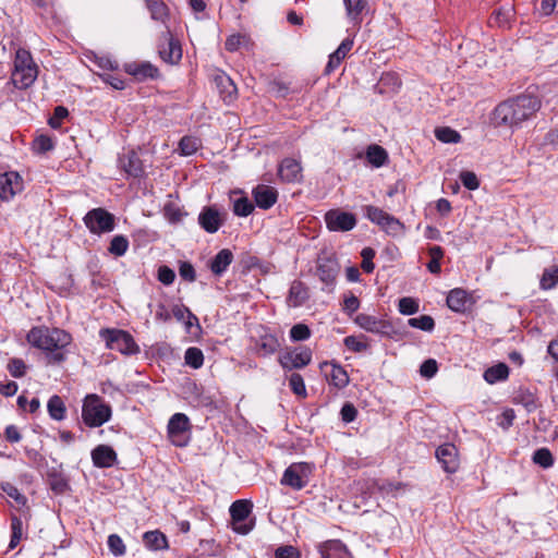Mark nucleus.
I'll list each match as a JSON object with an SVG mask.
<instances>
[{
    "mask_svg": "<svg viewBox=\"0 0 558 558\" xmlns=\"http://www.w3.org/2000/svg\"><path fill=\"white\" fill-rule=\"evenodd\" d=\"M541 107L537 97L520 95L499 104L494 110L493 120L496 125L517 126L530 119Z\"/></svg>",
    "mask_w": 558,
    "mask_h": 558,
    "instance_id": "1",
    "label": "nucleus"
},
{
    "mask_svg": "<svg viewBox=\"0 0 558 558\" xmlns=\"http://www.w3.org/2000/svg\"><path fill=\"white\" fill-rule=\"evenodd\" d=\"M27 342L48 354L49 362L60 363L64 360L62 349L68 347L71 341V335L59 328L34 327L27 336Z\"/></svg>",
    "mask_w": 558,
    "mask_h": 558,
    "instance_id": "2",
    "label": "nucleus"
},
{
    "mask_svg": "<svg viewBox=\"0 0 558 558\" xmlns=\"http://www.w3.org/2000/svg\"><path fill=\"white\" fill-rule=\"evenodd\" d=\"M38 75V68L32 54L24 48H19L14 58V70L11 81L16 88L25 89L34 84Z\"/></svg>",
    "mask_w": 558,
    "mask_h": 558,
    "instance_id": "3",
    "label": "nucleus"
},
{
    "mask_svg": "<svg viewBox=\"0 0 558 558\" xmlns=\"http://www.w3.org/2000/svg\"><path fill=\"white\" fill-rule=\"evenodd\" d=\"M111 407L98 395H87L82 407L83 422L88 427H99L111 418Z\"/></svg>",
    "mask_w": 558,
    "mask_h": 558,
    "instance_id": "4",
    "label": "nucleus"
},
{
    "mask_svg": "<svg viewBox=\"0 0 558 558\" xmlns=\"http://www.w3.org/2000/svg\"><path fill=\"white\" fill-rule=\"evenodd\" d=\"M363 210L365 217L377 225L388 235L398 236L404 232V225L398 218L381 208L366 205Z\"/></svg>",
    "mask_w": 558,
    "mask_h": 558,
    "instance_id": "5",
    "label": "nucleus"
},
{
    "mask_svg": "<svg viewBox=\"0 0 558 558\" xmlns=\"http://www.w3.org/2000/svg\"><path fill=\"white\" fill-rule=\"evenodd\" d=\"M100 337L105 340L110 350L119 351L122 354H134L138 352V347L133 337L120 329H105L100 331Z\"/></svg>",
    "mask_w": 558,
    "mask_h": 558,
    "instance_id": "6",
    "label": "nucleus"
},
{
    "mask_svg": "<svg viewBox=\"0 0 558 558\" xmlns=\"http://www.w3.org/2000/svg\"><path fill=\"white\" fill-rule=\"evenodd\" d=\"M312 473V464L307 462L292 463L284 470L280 484L294 490H301L307 485Z\"/></svg>",
    "mask_w": 558,
    "mask_h": 558,
    "instance_id": "7",
    "label": "nucleus"
},
{
    "mask_svg": "<svg viewBox=\"0 0 558 558\" xmlns=\"http://www.w3.org/2000/svg\"><path fill=\"white\" fill-rule=\"evenodd\" d=\"M83 220L93 234L108 233L116 227L114 216L101 207L89 210Z\"/></svg>",
    "mask_w": 558,
    "mask_h": 558,
    "instance_id": "8",
    "label": "nucleus"
},
{
    "mask_svg": "<svg viewBox=\"0 0 558 558\" xmlns=\"http://www.w3.org/2000/svg\"><path fill=\"white\" fill-rule=\"evenodd\" d=\"M190 429V420L183 413H175L168 423V436L171 442L177 447H184L187 444V432Z\"/></svg>",
    "mask_w": 558,
    "mask_h": 558,
    "instance_id": "9",
    "label": "nucleus"
},
{
    "mask_svg": "<svg viewBox=\"0 0 558 558\" xmlns=\"http://www.w3.org/2000/svg\"><path fill=\"white\" fill-rule=\"evenodd\" d=\"M325 222L329 231L347 232L355 228L357 221L351 213L330 209L325 214Z\"/></svg>",
    "mask_w": 558,
    "mask_h": 558,
    "instance_id": "10",
    "label": "nucleus"
},
{
    "mask_svg": "<svg viewBox=\"0 0 558 558\" xmlns=\"http://www.w3.org/2000/svg\"><path fill=\"white\" fill-rule=\"evenodd\" d=\"M278 361L286 371L303 368L311 363L312 351L305 347L289 350L280 354Z\"/></svg>",
    "mask_w": 558,
    "mask_h": 558,
    "instance_id": "11",
    "label": "nucleus"
},
{
    "mask_svg": "<svg viewBox=\"0 0 558 558\" xmlns=\"http://www.w3.org/2000/svg\"><path fill=\"white\" fill-rule=\"evenodd\" d=\"M252 504L248 500L240 499L232 502L230 506V515L233 522V530L240 534H247L253 525L244 524L252 511Z\"/></svg>",
    "mask_w": 558,
    "mask_h": 558,
    "instance_id": "12",
    "label": "nucleus"
},
{
    "mask_svg": "<svg viewBox=\"0 0 558 558\" xmlns=\"http://www.w3.org/2000/svg\"><path fill=\"white\" fill-rule=\"evenodd\" d=\"M24 189L23 178L16 171L0 173V201H10Z\"/></svg>",
    "mask_w": 558,
    "mask_h": 558,
    "instance_id": "13",
    "label": "nucleus"
},
{
    "mask_svg": "<svg viewBox=\"0 0 558 558\" xmlns=\"http://www.w3.org/2000/svg\"><path fill=\"white\" fill-rule=\"evenodd\" d=\"M161 39L163 41L158 46L160 58L170 64L178 63L182 58V49L179 41L172 37L169 29L162 34Z\"/></svg>",
    "mask_w": 558,
    "mask_h": 558,
    "instance_id": "14",
    "label": "nucleus"
},
{
    "mask_svg": "<svg viewBox=\"0 0 558 558\" xmlns=\"http://www.w3.org/2000/svg\"><path fill=\"white\" fill-rule=\"evenodd\" d=\"M223 223V214L215 206H205L198 215V225L208 233H216Z\"/></svg>",
    "mask_w": 558,
    "mask_h": 558,
    "instance_id": "15",
    "label": "nucleus"
},
{
    "mask_svg": "<svg viewBox=\"0 0 558 558\" xmlns=\"http://www.w3.org/2000/svg\"><path fill=\"white\" fill-rule=\"evenodd\" d=\"M339 270L340 267L336 258L329 256L318 257L316 275L326 286H333Z\"/></svg>",
    "mask_w": 558,
    "mask_h": 558,
    "instance_id": "16",
    "label": "nucleus"
},
{
    "mask_svg": "<svg viewBox=\"0 0 558 558\" xmlns=\"http://www.w3.org/2000/svg\"><path fill=\"white\" fill-rule=\"evenodd\" d=\"M280 342L276 335L267 328L260 327L259 333L255 340V351L259 356H269L278 351Z\"/></svg>",
    "mask_w": 558,
    "mask_h": 558,
    "instance_id": "17",
    "label": "nucleus"
},
{
    "mask_svg": "<svg viewBox=\"0 0 558 558\" xmlns=\"http://www.w3.org/2000/svg\"><path fill=\"white\" fill-rule=\"evenodd\" d=\"M436 458L447 473H454L459 468L458 449L453 444H444L436 450Z\"/></svg>",
    "mask_w": 558,
    "mask_h": 558,
    "instance_id": "18",
    "label": "nucleus"
},
{
    "mask_svg": "<svg viewBox=\"0 0 558 558\" xmlns=\"http://www.w3.org/2000/svg\"><path fill=\"white\" fill-rule=\"evenodd\" d=\"M278 175L281 181L295 183L302 180V167L300 161L293 158H284L278 167Z\"/></svg>",
    "mask_w": 558,
    "mask_h": 558,
    "instance_id": "19",
    "label": "nucleus"
},
{
    "mask_svg": "<svg viewBox=\"0 0 558 558\" xmlns=\"http://www.w3.org/2000/svg\"><path fill=\"white\" fill-rule=\"evenodd\" d=\"M118 163L119 168L122 169L128 177L140 178L144 173L142 160L134 151L121 155L118 159Z\"/></svg>",
    "mask_w": 558,
    "mask_h": 558,
    "instance_id": "20",
    "label": "nucleus"
},
{
    "mask_svg": "<svg viewBox=\"0 0 558 558\" xmlns=\"http://www.w3.org/2000/svg\"><path fill=\"white\" fill-rule=\"evenodd\" d=\"M253 197L259 208L269 209L277 202L278 191L272 186L259 184L253 190Z\"/></svg>",
    "mask_w": 558,
    "mask_h": 558,
    "instance_id": "21",
    "label": "nucleus"
},
{
    "mask_svg": "<svg viewBox=\"0 0 558 558\" xmlns=\"http://www.w3.org/2000/svg\"><path fill=\"white\" fill-rule=\"evenodd\" d=\"M92 460L94 465L97 468H110L117 461V453L110 446L99 445L95 449H93Z\"/></svg>",
    "mask_w": 558,
    "mask_h": 558,
    "instance_id": "22",
    "label": "nucleus"
},
{
    "mask_svg": "<svg viewBox=\"0 0 558 558\" xmlns=\"http://www.w3.org/2000/svg\"><path fill=\"white\" fill-rule=\"evenodd\" d=\"M355 322L364 330L378 335H387L390 328L386 322L366 314L357 315Z\"/></svg>",
    "mask_w": 558,
    "mask_h": 558,
    "instance_id": "23",
    "label": "nucleus"
},
{
    "mask_svg": "<svg viewBox=\"0 0 558 558\" xmlns=\"http://www.w3.org/2000/svg\"><path fill=\"white\" fill-rule=\"evenodd\" d=\"M470 295L463 289L456 288L451 290L447 296V305L457 313H463L470 305Z\"/></svg>",
    "mask_w": 558,
    "mask_h": 558,
    "instance_id": "24",
    "label": "nucleus"
},
{
    "mask_svg": "<svg viewBox=\"0 0 558 558\" xmlns=\"http://www.w3.org/2000/svg\"><path fill=\"white\" fill-rule=\"evenodd\" d=\"M352 47L353 39L345 38L342 40L337 50L329 56L328 63L325 68L326 74H330L340 65L341 61L347 57Z\"/></svg>",
    "mask_w": 558,
    "mask_h": 558,
    "instance_id": "25",
    "label": "nucleus"
},
{
    "mask_svg": "<svg viewBox=\"0 0 558 558\" xmlns=\"http://www.w3.org/2000/svg\"><path fill=\"white\" fill-rule=\"evenodd\" d=\"M514 14V4L511 1H508L494 10L490 21L499 27H506L512 22Z\"/></svg>",
    "mask_w": 558,
    "mask_h": 558,
    "instance_id": "26",
    "label": "nucleus"
},
{
    "mask_svg": "<svg viewBox=\"0 0 558 558\" xmlns=\"http://www.w3.org/2000/svg\"><path fill=\"white\" fill-rule=\"evenodd\" d=\"M125 71L140 81L154 78L158 74L157 68L149 62L129 63L125 65Z\"/></svg>",
    "mask_w": 558,
    "mask_h": 558,
    "instance_id": "27",
    "label": "nucleus"
},
{
    "mask_svg": "<svg viewBox=\"0 0 558 558\" xmlns=\"http://www.w3.org/2000/svg\"><path fill=\"white\" fill-rule=\"evenodd\" d=\"M325 366L330 365V372L326 373L327 380L338 389H342L349 385V375L347 371L336 363H324Z\"/></svg>",
    "mask_w": 558,
    "mask_h": 558,
    "instance_id": "28",
    "label": "nucleus"
},
{
    "mask_svg": "<svg viewBox=\"0 0 558 558\" xmlns=\"http://www.w3.org/2000/svg\"><path fill=\"white\" fill-rule=\"evenodd\" d=\"M233 260V254L230 250L219 251L210 262V270L216 276H221Z\"/></svg>",
    "mask_w": 558,
    "mask_h": 558,
    "instance_id": "29",
    "label": "nucleus"
},
{
    "mask_svg": "<svg viewBox=\"0 0 558 558\" xmlns=\"http://www.w3.org/2000/svg\"><path fill=\"white\" fill-rule=\"evenodd\" d=\"M215 83L225 101H232L236 94V86L225 73L215 76Z\"/></svg>",
    "mask_w": 558,
    "mask_h": 558,
    "instance_id": "30",
    "label": "nucleus"
},
{
    "mask_svg": "<svg viewBox=\"0 0 558 558\" xmlns=\"http://www.w3.org/2000/svg\"><path fill=\"white\" fill-rule=\"evenodd\" d=\"M147 10L154 21L166 24L169 19V9L162 0H145Z\"/></svg>",
    "mask_w": 558,
    "mask_h": 558,
    "instance_id": "31",
    "label": "nucleus"
},
{
    "mask_svg": "<svg viewBox=\"0 0 558 558\" xmlns=\"http://www.w3.org/2000/svg\"><path fill=\"white\" fill-rule=\"evenodd\" d=\"M143 541L145 546L150 550H162L168 548L166 535L158 530L145 532Z\"/></svg>",
    "mask_w": 558,
    "mask_h": 558,
    "instance_id": "32",
    "label": "nucleus"
},
{
    "mask_svg": "<svg viewBox=\"0 0 558 558\" xmlns=\"http://www.w3.org/2000/svg\"><path fill=\"white\" fill-rule=\"evenodd\" d=\"M307 299L308 293L305 286L301 281H293L289 290V304L298 307L301 306Z\"/></svg>",
    "mask_w": 558,
    "mask_h": 558,
    "instance_id": "33",
    "label": "nucleus"
},
{
    "mask_svg": "<svg viewBox=\"0 0 558 558\" xmlns=\"http://www.w3.org/2000/svg\"><path fill=\"white\" fill-rule=\"evenodd\" d=\"M366 158L372 166L379 168L387 162L388 154L385 148L374 144L368 146L366 150Z\"/></svg>",
    "mask_w": 558,
    "mask_h": 558,
    "instance_id": "34",
    "label": "nucleus"
},
{
    "mask_svg": "<svg viewBox=\"0 0 558 558\" xmlns=\"http://www.w3.org/2000/svg\"><path fill=\"white\" fill-rule=\"evenodd\" d=\"M509 376V368L505 363H499L487 368L484 373V379L488 384H495L500 380L507 379Z\"/></svg>",
    "mask_w": 558,
    "mask_h": 558,
    "instance_id": "35",
    "label": "nucleus"
},
{
    "mask_svg": "<svg viewBox=\"0 0 558 558\" xmlns=\"http://www.w3.org/2000/svg\"><path fill=\"white\" fill-rule=\"evenodd\" d=\"M47 409H48L50 417L56 421H61L65 416V405H64L62 399L57 395L52 396L49 399Z\"/></svg>",
    "mask_w": 558,
    "mask_h": 558,
    "instance_id": "36",
    "label": "nucleus"
},
{
    "mask_svg": "<svg viewBox=\"0 0 558 558\" xmlns=\"http://www.w3.org/2000/svg\"><path fill=\"white\" fill-rule=\"evenodd\" d=\"M343 2L348 17L353 22H359L367 2L365 0H344Z\"/></svg>",
    "mask_w": 558,
    "mask_h": 558,
    "instance_id": "37",
    "label": "nucleus"
},
{
    "mask_svg": "<svg viewBox=\"0 0 558 558\" xmlns=\"http://www.w3.org/2000/svg\"><path fill=\"white\" fill-rule=\"evenodd\" d=\"M558 283V266L545 268L539 281L542 290H550Z\"/></svg>",
    "mask_w": 558,
    "mask_h": 558,
    "instance_id": "38",
    "label": "nucleus"
},
{
    "mask_svg": "<svg viewBox=\"0 0 558 558\" xmlns=\"http://www.w3.org/2000/svg\"><path fill=\"white\" fill-rule=\"evenodd\" d=\"M129 248V240L124 235H114L108 247V252L114 256H123Z\"/></svg>",
    "mask_w": 558,
    "mask_h": 558,
    "instance_id": "39",
    "label": "nucleus"
},
{
    "mask_svg": "<svg viewBox=\"0 0 558 558\" xmlns=\"http://www.w3.org/2000/svg\"><path fill=\"white\" fill-rule=\"evenodd\" d=\"M428 254L430 256V260L426 265L427 269L432 274L437 275V274L440 272V269H441L440 268V260L444 257V250L440 246L435 245V246L429 247Z\"/></svg>",
    "mask_w": 558,
    "mask_h": 558,
    "instance_id": "40",
    "label": "nucleus"
},
{
    "mask_svg": "<svg viewBox=\"0 0 558 558\" xmlns=\"http://www.w3.org/2000/svg\"><path fill=\"white\" fill-rule=\"evenodd\" d=\"M408 325L428 332L433 331L435 328L434 318L429 315H422L420 317L410 318L408 320Z\"/></svg>",
    "mask_w": 558,
    "mask_h": 558,
    "instance_id": "41",
    "label": "nucleus"
},
{
    "mask_svg": "<svg viewBox=\"0 0 558 558\" xmlns=\"http://www.w3.org/2000/svg\"><path fill=\"white\" fill-rule=\"evenodd\" d=\"M184 360L189 366L196 369L203 365L204 355L201 349L192 347L185 351Z\"/></svg>",
    "mask_w": 558,
    "mask_h": 558,
    "instance_id": "42",
    "label": "nucleus"
},
{
    "mask_svg": "<svg viewBox=\"0 0 558 558\" xmlns=\"http://www.w3.org/2000/svg\"><path fill=\"white\" fill-rule=\"evenodd\" d=\"M435 136L442 143H458L461 140V135L456 130L447 126L436 129Z\"/></svg>",
    "mask_w": 558,
    "mask_h": 558,
    "instance_id": "43",
    "label": "nucleus"
},
{
    "mask_svg": "<svg viewBox=\"0 0 558 558\" xmlns=\"http://www.w3.org/2000/svg\"><path fill=\"white\" fill-rule=\"evenodd\" d=\"M289 386L293 393L305 398L307 396L303 377L298 373H292L289 377Z\"/></svg>",
    "mask_w": 558,
    "mask_h": 558,
    "instance_id": "44",
    "label": "nucleus"
},
{
    "mask_svg": "<svg viewBox=\"0 0 558 558\" xmlns=\"http://www.w3.org/2000/svg\"><path fill=\"white\" fill-rule=\"evenodd\" d=\"M254 210V205L247 197H240L233 203V213L239 217H246Z\"/></svg>",
    "mask_w": 558,
    "mask_h": 558,
    "instance_id": "45",
    "label": "nucleus"
},
{
    "mask_svg": "<svg viewBox=\"0 0 558 558\" xmlns=\"http://www.w3.org/2000/svg\"><path fill=\"white\" fill-rule=\"evenodd\" d=\"M199 146L198 140L192 136H183L179 143V149L182 155L190 156L194 154Z\"/></svg>",
    "mask_w": 558,
    "mask_h": 558,
    "instance_id": "46",
    "label": "nucleus"
},
{
    "mask_svg": "<svg viewBox=\"0 0 558 558\" xmlns=\"http://www.w3.org/2000/svg\"><path fill=\"white\" fill-rule=\"evenodd\" d=\"M533 461L543 468H549L554 463V458L548 449L541 448L534 452Z\"/></svg>",
    "mask_w": 558,
    "mask_h": 558,
    "instance_id": "47",
    "label": "nucleus"
},
{
    "mask_svg": "<svg viewBox=\"0 0 558 558\" xmlns=\"http://www.w3.org/2000/svg\"><path fill=\"white\" fill-rule=\"evenodd\" d=\"M398 308L403 315H413L418 312V302L412 298L405 296L399 300Z\"/></svg>",
    "mask_w": 558,
    "mask_h": 558,
    "instance_id": "48",
    "label": "nucleus"
},
{
    "mask_svg": "<svg viewBox=\"0 0 558 558\" xmlns=\"http://www.w3.org/2000/svg\"><path fill=\"white\" fill-rule=\"evenodd\" d=\"M27 366L22 359H11L8 363V371L11 376L21 378L26 374Z\"/></svg>",
    "mask_w": 558,
    "mask_h": 558,
    "instance_id": "49",
    "label": "nucleus"
},
{
    "mask_svg": "<svg viewBox=\"0 0 558 558\" xmlns=\"http://www.w3.org/2000/svg\"><path fill=\"white\" fill-rule=\"evenodd\" d=\"M108 547H109L110 551L117 557L123 556L126 550L122 538L117 534L109 535Z\"/></svg>",
    "mask_w": 558,
    "mask_h": 558,
    "instance_id": "50",
    "label": "nucleus"
},
{
    "mask_svg": "<svg viewBox=\"0 0 558 558\" xmlns=\"http://www.w3.org/2000/svg\"><path fill=\"white\" fill-rule=\"evenodd\" d=\"M290 337L293 341H303L311 337V330L307 325L296 324L291 328Z\"/></svg>",
    "mask_w": 558,
    "mask_h": 558,
    "instance_id": "51",
    "label": "nucleus"
},
{
    "mask_svg": "<svg viewBox=\"0 0 558 558\" xmlns=\"http://www.w3.org/2000/svg\"><path fill=\"white\" fill-rule=\"evenodd\" d=\"M361 256L363 258L361 267L365 272H372L375 268L373 263V258L375 256V251L371 247H364L361 252Z\"/></svg>",
    "mask_w": 558,
    "mask_h": 558,
    "instance_id": "52",
    "label": "nucleus"
},
{
    "mask_svg": "<svg viewBox=\"0 0 558 558\" xmlns=\"http://www.w3.org/2000/svg\"><path fill=\"white\" fill-rule=\"evenodd\" d=\"M172 314L178 320H184L187 318V326L192 325V320L197 322V317L187 307L182 305H175L172 308Z\"/></svg>",
    "mask_w": 558,
    "mask_h": 558,
    "instance_id": "53",
    "label": "nucleus"
},
{
    "mask_svg": "<svg viewBox=\"0 0 558 558\" xmlns=\"http://www.w3.org/2000/svg\"><path fill=\"white\" fill-rule=\"evenodd\" d=\"M344 345L353 352H363L368 349V344L354 336H348L343 340Z\"/></svg>",
    "mask_w": 558,
    "mask_h": 558,
    "instance_id": "54",
    "label": "nucleus"
},
{
    "mask_svg": "<svg viewBox=\"0 0 558 558\" xmlns=\"http://www.w3.org/2000/svg\"><path fill=\"white\" fill-rule=\"evenodd\" d=\"M460 180L464 187L471 191L476 190L480 185L476 174L472 171H462L460 173Z\"/></svg>",
    "mask_w": 558,
    "mask_h": 558,
    "instance_id": "55",
    "label": "nucleus"
},
{
    "mask_svg": "<svg viewBox=\"0 0 558 558\" xmlns=\"http://www.w3.org/2000/svg\"><path fill=\"white\" fill-rule=\"evenodd\" d=\"M438 371V365L436 360L428 359L424 361L420 367V373L425 378H432L436 375Z\"/></svg>",
    "mask_w": 558,
    "mask_h": 558,
    "instance_id": "56",
    "label": "nucleus"
},
{
    "mask_svg": "<svg viewBox=\"0 0 558 558\" xmlns=\"http://www.w3.org/2000/svg\"><path fill=\"white\" fill-rule=\"evenodd\" d=\"M174 279H175V274L170 267L163 265L158 268V280L161 283H163L166 286H170L173 283Z\"/></svg>",
    "mask_w": 558,
    "mask_h": 558,
    "instance_id": "57",
    "label": "nucleus"
},
{
    "mask_svg": "<svg viewBox=\"0 0 558 558\" xmlns=\"http://www.w3.org/2000/svg\"><path fill=\"white\" fill-rule=\"evenodd\" d=\"M179 274L183 280L193 282L196 279V274L193 265L189 262H182L179 267Z\"/></svg>",
    "mask_w": 558,
    "mask_h": 558,
    "instance_id": "58",
    "label": "nucleus"
},
{
    "mask_svg": "<svg viewBox=\"0 0 558 558\" xmlns=\"http://www.w3.org/2000/svg\"><path fill=\"white\" fill-rule=\"evenodd\" d=\"M245 40V36L240 34H233L226 39L225 47L228 51L233 52L236 51Z\"/></svg>",
    "mask_w": 558,
    "mask_h": 558,
    "instance_id": "59",
    "label": "nucleus"
},
{
    "mask_svg": "<svg viewBox=\"0 0 558 558\" xmlns=\"http://www.w3.org/2000/svg\"><path fill=\"white\" fill-rule=\"evenodd\" d=\"M53 143L49 136L40 135L34 141V149L37 153H46L52 149Z\"/></svg>",
    "mask_w": 558,
    "mask_h": 558,
    "instance_id": "60",
    "label": "nucleus"
},
{
    "mask_svg": "<svg viewBox=\"0 0 558 558\" xmlns=\"http://www.w3.org/2000/svg\"><path fill=\"white\" fill-rule=\"evenodd\" d=\"M275 556L276 558H301L300 551L290 545L277 548Z\"/></svg>",
    "mask_w": 558,
    "mask_h": 558,
    "instance_id": "61",
    "label": "nucleus"
},
{
    "mask_svg": "<svg viewBox=\"0 0 558 558\" xmlns=\"http://www.w3.org/2000/svg\"><path fill=\"white\" fill-rule=\"evenodd\" d=\"M341 418L345 423H351L356 418L357 410L352 403H344L341 409Z\"/></svg>",
    "mask_w": 558,
    "mask_h": 558,
    "instance_id": "62",
    "label": "nucleus"
},
{
    "mask_svg": "<svg viewBox=\"0 0 558 558\" xmlns=\"http://www.w3.org/2000/svg\"><path fill=\"white\" fill-rule=\"evenodd\" d=\"M69 114L68 109L59 106L54 109L53 117L49 119V125L53 129H58L61 124V120Z\"/></svg>",
    "mask_w": 558,
    "mask_h": 558,
    "instance_id": "63",
    "label": "nucleus"
},
{
    "mask_svg": "<svg viewBox=\"0 0 558 558\" xmlns=\"http://www.w3.org/2000/svg\"><path fill=\"white\" fill-rule=\"evenodd\" d=\"M557 7H558V0H541L539 7L537 10L542 15L547 16V15H550Z\"/></svg>",
    "mask_w": 558,
    "mask_h": 558,
    "instance_id": "64",
    "label": "nucleus"
}]
</instances>
